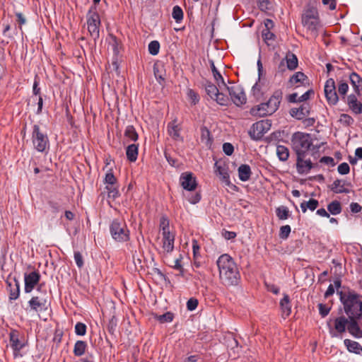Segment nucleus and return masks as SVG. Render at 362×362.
<instances>
[{"mask_svg": "<svg viewBox=\"0 0 362 362\" xmlns=\"http://www.w3.org/2000/svg\"><path fill=\"white\" fill-rule=\"evenodd\" d=\"M221 283L226 286L236 285L240 274L233 258L228 254L221 255L216 261Z\"/></svg>", "mask_w": 362, "mask_h": 362, "instance_id": "f257e3e1", "label": "nucleus"}, {"mask_svg": "<svg viewBox=\"0 0 362 362\" xmlns=\"http://www.w3.org/2000/svg\"><path fill=\"white\" fill-rule=\"evenodd\" d=\"M291 143L296 155H307L310 152L315 159L319 157L320 148L323 144H315L311 135L303 132L295 133L292 136Z\"/></svg>", "mask_w": 362, "mask_h": 362, "instance_id": "f03ea898", "label": "nucleus"}, {"mask_svg": "<svg viewBox=\"0 0 362 362\" xmlns=\"http://www.w3.org/2000/svg\"><path fill=\"white\" fill-rule=\"evenodd\" d=\"M340 300L344 305V311L349 317L359 318L362 315V300L360 296L354 291L343 294L340 293Z\"/></svg>", "mask_w": 362, "mask_h": 362, "instance_id": "7ed1b4c3", "label": "nucleus"}, {"mask_svg": "<svg viewBox=\"0 0 362 362\" xmlns=\"http://www.w3.org/2000/svg\"><path fill=\"white\" fill-rule=\"evenodd\" d=\"M110 231L112 238L117 242H126L129 239V230L122 220L114 219L110 226Z\"/></svg>", "mask_w": 362, "mask_h": 362, "instance_id": "20e7f679", "label": "nucleus"}, {"mask_svg": "<svg viewBox=\"0 0 362 362\" xmlns=\"http://www.w3.org/2000/svg\"><path fill=\"white\" fill-rule=\"evenodd\" d=\"M32 142L35 149L38 152L45 151L49 146L47 134L37 124L33 127Z\"/></svg>", "mask_w": 362, "mask_h": 362, "instance_id": "39448f33", "label": "nucleus"}, {"mask_svg": "<svg viewBox=\"0 0 362 362\" xmlns=\"http://www.w3.org/2000/svg\"><path fill=\"white\" fill-rule=\"evenodd\" d=\"M88 30L91 37L95 40L99 38L100 18L95 7H91L87 13Z\"/></svg>", "mask_w": 362, "mask_h": 362, "instance_id": "423d86ee", "label": "nucleus"}, {"mask_svg": "<svg viewBox=\"0 0 362 362\" xmlns=\"http://www.w3.org/2000/svg\"><path fill=\"white\" fill-rule=\"evenodd\" d=\"M39 295L33 296L28 302L30 310L39 312L47 309V293L46 291H42V284L37 288Z\"/></svg>", "mask_w": 362, "mask_h": 362, "instance_id": "0eeeda50", "label": "nucleus"}, {"mask_svg": "<svg viewBox=\"0 0 362 362\" xmlns=\"http://www.w3.org/2000/svg\"><path fill=\"white\" fill-rule=\"evenodd\" d=\"M272 122L269 119H263L252 124L249 131L252 139L259 140L271 129Z\"/></svg>", "mask_w": 362, "mask_h": 362, "instance_id": "6e6552de", "label": "nucleus"}, {"mask_svg": "<svg viewBox=\"0 0 362 362\" xmlns=\"http://www.w3.org/2000/svg\"><path fill=\"white\" fill-rule=\"evenodd\" d=\"M302 23L305 27L315 35L320 26L317 12L313 9H309L303 14Z\"/></svg>", "mask_w": 362, "mask_h": 362, "instance_id": "1a4fd4ad", "label": "nucleus"}, {"mask_svg": "<svg viewBox=\"0 0 362 362\" xmlns=\"http://www.w3.org/2000/svg\"><path fill=\"white\" fill-rule=\"evenodd\" d=\"M205 90L206 94L216 103L221 105H227L228 103V98L219 92V89L216 86L210 81H206L205 83Z\"/></svg>", "mask_w": 362, "mask_h": 362, "instance_id": "9d476101", "label": "nucleus"}, {"mask_svg": "<svg viewBox=\"0 0 362 362\" xmlns=\"http://www.w3.org/2000/svg\"><path fill=\"white\" fill-rule=\"evenodd\" d=\"M324 92L329 105H334L338 103L339 96L336 90L335 81L333 78H329L326 81Z\"/></svg>", "mask_w": 362, "mask_h": 362, "instance_id": "9b49d317", "label": "nucleus"}, {"mask_svg": "<svg viewBox=\"0 0 362 362\" xmlns=\"http://www.w3.org/2000/svg\"><path fill=\"white\" fill-rule=\"evenodd\" d=\"M349 320L344 316L338 317L334 320V327H332L329 322H327L329 327V332L330 336L334 337H338L339 334L345 332L347 328Z\"/></svg>", "mask_w": 362, "mask_h": 362, "instance_id": "f8f14e48", "label": "nucleus"}, {"mask_svg": "<svg viewBox=\"0 0 362 362\" xmlns=\"http://www.w3.org/2000/svg\"><path fill=\"white\" fill-rule=\"evenodd\" d=\"M229 93L231 100L237 106H240L246 103L247 98L243 88L238 85L225 86Z\"/></svg>", "mask_w": 362, "mask_h": 362, "instance_id": "ddd939ff", "label": "nucleus"}, {"mask_svg": "<svg viewBox=\"0 0 362 362\" xmlns=\"http://www.w3.org/2000/svg\"><path fill=\"white\" fill-rule=\"evenodd\" d=\"M40 274L37 271L24 274V291L26 293H31L35 287L39 284Z\"/></svg>", "mask_w": 362, "mask_h": 362, "instance_id": "4468645a", "label": "nucleus"}, {"mask_svg": "<svg viewBox=\"0 0 362 362\" xmlns=\"http://www.w3.org/2000/svg\"><path fill=\"white\" fill-rule=\"evenodd\" d=\"M9 341L15 355L25 346L23 334L16 329L11 331Z\"/></svg>", "mask_w": 362, "mask_h": 362, "instance_id": "2eb2a0df", "label": "nucleus"}, {"mask_svg": "<svg viewBox=\"0 0 362 362\" xmlns=\"http://www.w3.org/2000/svg\"><path fill=\"white\" fill-rule=\"evenodd\" d=\"M180 183L183 189L187 191L194 190L197 185L195 177L189 172H185L181 174Z\"/></svg>", "mask_w": 362, "mask_h": 362, "instance_id": "dca6fc26", "label": "nucleus"}, {"mask_svg": "<svg viewBox=\"0 0 362 362\" xmlns=\"http://www.w3.org/2000/svg\"><path fill=\"white\" fill-rule=\"evenodd\" d=\"M307 155H296V169L299 174H308L313 167L310 159H306Z\"/></svg>", "mask_w": 362, "mask_h": 362, "instance_id": "f3484780", "label": "nucleus"}, {"mask_svg": "<svg viewBox=\"0 0 362 362\" xmlns=\"http://www.w3.org/2000/svg\"><path fill=\"white\" fill-rule=\"evenodd\" d=\"M215 168L216 174L219 176L221 182L224 183L225 185L235 187V186L230 182L228 168L226 165H220L218 163H216Z\"/></svg>", "mask_w": 362, "mask_h": 362, "instance_id": "a211bd4d", "label": "nucleus"}, {"mask_svg": "<svg viewBox=\"0 0 362 362\" xmlns=\"http://www.w3.org/2000/svg\"><path fill=\"white\" fill-rule=\"evenodd\" d=\"M288 83L291 86L298 88L308 84V78L304 73L298 71L290 78Z\"/></svg>", "mask_w": 362, "mask_h": 362, "instance_id": "6ab92c4d", "label": "nucleus"}, {"mask_svg": "<svg viewBox=\"0 0 362 362\" xmlns=\"http://www.w3.org/2000/svg\"><path fill=\"white\" fill-rule=\"evenodd\" d=\"M282 98V93L280 91H276L266 103L269 112L272 115L279 108Z\"/></svg>", "mask_w": 362, "mask_h": 362, "instance_id": "aec40b11", "label": "nucleus"}, {"mask_svg": "<svg viewBox=\"0 0 362 362\" xmlns=\"http://www.w3.org/2000/svg\"><path fill=\"white\" fill-rule=\"evenodd\" d=\"M310 112V107L309 104L304 103L298 108H292L291 110V115L298 119H302L308 116Z\"/></svg>", "mask_w": 362, "mask_h": 362, "instance_id": "412c9836", "label": "nucleus"}, {"mask_svg": "<svg viewBox=\"0 0 362 362\" xmlns=\"http://www.w3.org/2000/svg\"><path fill=\"white\" fill-rule=\"evenodd\" d=\"M181 127L177 123V120L174 119L168 124V133L170 137L176 141H182V137L180 135Z\"/></svg>", "mask_w": 362, "mask_h": 362, "instance_id": "4be33fe9", "label": "nucleus"}, {"mask_svg": "<svg viewBox=\"0 0 362 362\" xmlns=\"http://www.w3.org/2000/svg\"><path fill=\"white\" fill-rule=\"evenodd\" d=\"M349 80L355 93L358 95H362V78L356 72L349 75Z\"/></svg>", "mask_w": 362, "mask_h": 362, "instance_id": "5701e85b", "label": "nucleus"}, {"mask_svg": "<svg viewBox=\"0 0 362 362\" xmlns=\"http://www.w3.org/2000/svg\"><path fill=\"white\" fill-rule=\"evenodd\" d=\"M163 248L167 252H170L174 248L175 235L170 232L163 233Z\"/></svg>", "mask_w": 362, "mask_h": 362, "instance_id": "b1692460", "label": "nucleus"}, {"mask_svg": "<svg viewBox=\"0 0 362 362\" xmlns=\"http://www.w3.org/2000/svg\"><path fill=\"white\" fill-rule=\"evenodd\" d=\"M356 317H349V322L347 326L349 332L356 338H362V330L356 320Z\"/></svg>", "mask_w": 362, "mask_h": 362, "instance_id": "393cba45", "label": "nucleus"}, {"mask_svg": "<svg viewBox=\"0 0 362 362\" xmlns=\"http://www.w3.org/2000/svg\"><path fill=\"white\" fill-rule=\"evenodd\" d=\"M250 113L252 116L259 117H265L267 115H271V113L269 112L266 103H263L259 105L254 106L250 109Z\"/></svg>", "mask_w": 362, "mask_h": 362, "instance_id": "a878e982", "label": "nucleus"}, {"mask_svg": "<svg viewBox=\"0 0 362 362\" xmlns=\"http://www.w3.org/2000/svg\"><path fill=\"white\" fill-rule=\"evenodd\" d=\"M347 104L354 113H362V103L358 101L355 95L351 94L347 97Z\"/></svg>", "mask_w": 362, "mask_h": 362, "instance_id": "bb28decb", "label": "nucleus"}, {"mask_svg": "<svg viewBox=\"0 0 362 362\" xmlns=\"http://www.w3.org/2000/svg\"><path fill=\"white\" fill-rule=\"evenodd\" d=\"M14 285H12L11 282H7V289L9 291L11 300H16L20 295V283L16 279H14Z\"/></svg>", "mask_w": 362, "mask_h": 362, "instance_id": "cd10ccee", "label": "nucleus"}, {"mask_svg": "<svg viewBox=\"0 0 362 362\" xmlns=\"http://www.w3.org/2000/svg\"><path fill=\"white\" fill-rule=\"evenodd\" d=\"M280 307L284 318L287 317L291 313L290 298L288 294L284 293V298L280 301Z\"/></svg>", "mask_w": 362, "mask_h": 362, "instance_id": "c85d7f7f", "label": "nucleus"}, {"mask_svg": "<svg viewBox=\"0 0 362 362\" xmlns=\"http://www.w3.org/2000/svg\"><path fill=\"white\" fill-rule=\"evenodd\" d=\"M344 344L349 352L362 355V346L358 342L346 339Z\"/></svg>", "mask_w": 362, "mask_h": 362, "instance_id": "c756f323", "label": "nucleus"}, {"mask_svg": "<svg viewBox=\"0 0 362 362\" xmlns=\"http://www.w3.org/2000/svg\"><path fill=\"white\" fill-rule=\"evenodd\" d=\"M209 63H210L211 71L213 74V76H214V80L216 81L217 85L218 86L219 88L221 89V86H226L224 79H223V76H221V74H220V72L216 69L214 61L210 60Z\"/></svg>", "mask_w": 362, "mask_h": 362, "instance_id": "7c9ffc66", "label": "nucleus"}, {"mask_svg": "<svg viewBox=\"0 0 362 362\" xmlns=\"http://www.w3.org/2000/svg\"><path fill=\"white\" fill-rule=\"evenodd\" d=\"M153 73L157 81L162 85L165 82V72L162 64H155L153 65Z\"/></svg>", "mask_w": 362, "mask_h": 362, "instance_id": "2f4dec72", "label": "nucleus"}, {"mask_svg": "<svg viewBox=\"0 0 362 362\" xmlns=\"http://www.w3.org/2000/svg\"><path fill=\"white\" fill-rule=\"evenodd\" d=\"M238 177L243 182H246L250 180L251 175V169L248 165L243 164L238 168Z\"/></svg>", "mask_w": 362, "mask_h": 362, "instance_id": "473e14b6", "label": "nucleus"}, {"mask_svg": "<svg viewBox=\"0 0 362 362\" xmlns=\"http://www.w3.org/2000/svg\"><path fill=\"white\" fill-rule=\"evenodd\" d=\"M138 151H139V145L138 144H130L127 147L126 149V155L127 159L130 162H135L137 159L138 156Z\"/></svg>", "mask_w": 362, "mask_h": 362, "instance_id": "72a5a7b5", "label": "nucleus"}, {"mask_svg": "<svg viewBox=\"0 0 362 362\" xmlns=\"http://www.w3.org/2000/svg\"><path fill=\"white\" fill-rule=\"evenodd\" d=\"M330 189L334 193H349V190L344 187V183L342 180L337 179L330 186Z\"/></svg>", "mask_w": 362, "mask_h": 362, "instance_id": "f704fd0d", "label": "nucleus"}, {"mask_svg": "<svg viewBox=\"0 0 362 362\" xmlns=\"http://www.w3.org/2000/svg\"><path fill=\"white\" fill-rule=\"evenodd\" d=\"M279 159L281 161H286L289 157V150L283 145H277L276 150Z\"/></svg>", "mask_w": 362, "mask_h": 362, "instance_id": "c9c22d12", "label": "nucleus"}, {"mask_svg": "<svg viewBox=\"0 0 362 362\" xmlns=\"http://www.w3.org/2000/svg\"><path fill=\"white\" fill-rule=\"evenodd\" d=\"M87 349V343L84 341H77L74 347V354L76 356H82Z\"/></svg>", "mask_w": 362, "mask_h": 362, "instance_id": "e433bc0d", "label": "nucleus"}, {"mask_svg": "<svg viewBox=\"0 0 362 362\" xmlns=\"http://www.w3.org/2000/svg\"><path fill=\"white\" fill-rule=\"evenodd\" d=\"M286 66L288 69L294 70L298 66V59L296 56L291 52H288L285 58Z\"/></svg>", "mask_w": 362, "mask_h": 362, "instance_id": "4c0bfd02", "label": "nucleus"}, {"mask_svg": "<svg viewBox=\"0 0 362 362\" xmlns=\"http://www.w3.org/2000/svg\"><path fill=\"white\" fill-rule=\"evenodd\" d=\"M319 205L317 200L311 199L308 202H303L300 204V208L303 213H305L307 209H309L310 211L315 210Z\"/></svg>", "mask_w": 362, "mask_h": 362, "instance_id": "58836bf2", "label": "nucleus"}, {"mask_svg": "<svg viewBox=\"0 0 362 362\" xmlns=\"http://www.w3.org/2000/svg\"><path fill=\"white\" fill-rule=\"evenodd\" d=\"M124 136L129 141H136L139 138L138 134L132 125H129L126 127L124 131Z\"/></svg>", "mask_w": 362, "mask_h": 362, "instance_id": "ea45409f", "label": "nucleus"}, {"mask_svg": "<svg viewBox=\"0 0 362 362\" xmlns=\"http://www.w3.org/2000/svg\"><path fill=\"white\" fill-rule=\"evenodd\" d=\"M201 141L206 146H209L211 144V133L206 127H201Z\"/></svg>", "mask_w": 362, "mask_h": 362, "instance_id": "a19ab883", "label": "nucleus"}, {"mask_svg": "<svg viewBox=\"0 0 362 362\" xmlns=\"http://www.w3.org/2000/svg\"><path fill=\"white\" fill-rule=\"evenodd\" d=\"M327 210L332 214V215H337L339 214L341 212V206L339 201H333L331 203H329L327 206Z\"/></svg>", "mask_w": 362, "mask_h": 362, "instance_id": "79ce46f5", "label": "nucleus"}, {"mask_svg": "<svg viewBox=\"0 0 362 362\" xmlns=\"http://www.w3.org/2000/svg\"><path fill=\"white\" fill-rule=\"evenodd\" d=\"M289 210L286 206H281L276 209V214L277 217L280 220H286L289 216Z\"/></svg>", "mask_w": 362, "mask_h": 362, "instance_id": "37998d69", "label": "nucleus"}, {"mask_svg": "<svg viewBox=\"0 0 362 362\" xmlns=\"http://www.w3.org/2000/svg\"><path fill=\"white\" fill-rule=\"evenodd\" d=\"M262 35L263 40L268 45H270L272 42L274 40V34L270 32L268 29L263 30Z\"/></svg>", "mask_w": 362, "mask_h": 362, "instance_id": "c03bdc74", "label": "nucleus"}, {"mask_svg": "<svg viewBox=\"0 0 362 362\" xmlns=\"http://www.w3.org/2000/svg\"><path fill=\"white\" fill-rule=\"evenodd\" d=\"M349 90V85L346 82L340 81L338 83V93L342 97L345 98V95Z\"/></svg>", "mask_w": 362, "mask_h": 362, "instance_id": "a18cd8bd", "label": "nucleus"}, {"mask_svg": "<svg viewBox=\"0 0 362 362\" xmlns=\"http://www.w3.org/2000/svg\"><path fill=\"white\" fill-rule=\"evenodd\" d=\"M172 16L177 23L180 22L183 18V11L182 8L178 6H174Z\"/></svg>", "mask_w": 362, "mask_h": 362, "instance_id": "49530a36", "label": "nucleus"}, {"mask_svg": "<svg viewBox=\"0 0 362 362\" xmlns=\"http://www.w3.org/2000/svg\"><path fill=\"white\" fill-rule=\"evenodd\" d=\"M148 52L152 55H157L160 49V44L158 41L153 40L148 44Z\"/></svg>", "mask_w": 362, "mask_h": 362, "instance_id": "de8ad7c7", "label": "nucleus"}, {"mask_svg": "<svg viewBox=\"0 0 362 362\" xmlns=\"http://www.w3.org/2000/svg\"><path fill=\"white\" fill-rule=\"evenodd\" d=\"M252 93L253 96L257 99L259 100L263 96V92L262 90L261 85L256 83L252 88Z\"/></svg>", "mask_w": 362, "mask_h": 362, "instance_id": "09e8293b", "label": "nucleus"}, {"mask_svg": "<svg viewBox=\"0 0 362 362\" xmlns=\"http://www.w3.org/2000/svg\"><path fill=\"white\" fill-rule=\"evenodd\" d=\"M75 333L78 336H83L86 333V325L82 322H77L75 325Z\"/></svg>", "mask_w": 362, "mask_h": 362, "instance_id": "8fccbe9b", "label": "nucleus"}, {"mask_svg": "<svg viewBox=\"0 0 362 362\" xmlns=\"http://www.w3.org/2000/svg\"><path fill=\"white\" fill-rule=\"evenodd\" d=\"M291 233V227L288 225L283 226L280 228L279 237L281 239L286 240L288 238Z\"/></svg>", "mask_w": 362, "mask_h": 362, "instance_id": "3c124183", "label": "nucleus"}, {"mask_svg": "<svg viewBox=\"0 0 362 362\" xmlns=\"http://www.w3.org/2000/svg\"><path fill=\"white\" fill-rule=\"evenodd\" d=\"M339 122L344 125L349 126L354 122V119L347 114H341L340 115Z\"/></svg>", "mask_w": 362, "mask_h": 362, "instance_id": "603ef678", "label": "nucleus"}, {"mask_svg": "<svg viewBox=\"0 0 362 362\" xmlns=\"http://www.w3.org/2000/svg\"><path fill=\"white\" fill-rule=\"evenodd\" d=\"M160 229L162 230V233L164 232H170L169 230V221L165 216L160 218Z\"/></svg>", "mask_w": 362, "mask_h": 362, "instance_id": "864d4df0", "label": "nucleus"}, {"mask_svg": "<svg viewBox=\"0 0 362 362\" xmlns=\"http://www.w3.org/2000/svg\"><path fill=\"white\" fill-rule=\"evenodd\" d=\"M337 170L341 175H346L349 173L350 168L348 163H342L338 166Z\"/></svg>", "mask_w": 362, "mask_h": 362, "instance_id": "5fc2aeb1", "label": "nucleus"}, {"mask_svg": "<svg viewBox=\"0 0 362 362\" xmlns=\"http://www.w3.org/2000/svg\"><path fill=\"white\" fill-rule=\"evenodd\" d=\"M198 305V300L194 298H191L187 302V310L192 311L197 308Z\"/></svg>", "mask_w": 362, "mask_h": 362, "instance_id": "6e6d98bb", "label": "nucleus"}, {"mask_svg": "<svg viewBox=\"0 0 362 362\" xmlns=\"http://www.w3.org/2000/svg\"><path fill=\"white\" fill-rule=\"evenodd\" d=\"M158 319L160 322H169L173 320V315L171 313L168 312L163 315H160Z\"/></svg>", "mask_w": 362, "mask_h": 362, "instance_id": "4d7b16f0", "label": "nucleus"}, {"mask_svg": "<svg viewBox=\"0 0 362 362\" xmlns=\"http://www.w3.org/2000/svg\"><path fill=\"white\" fill-rule=\"evenodd\" d=\"M74 260L78 268L83 266V259L80 252H74Z\"/></svg>", "mask_w": 362, "mask_h": 362, "instance_id": "13d9d810", "label": "nucleus"}, {"mask_svg": "<svg viewBox=\"0 0 362 362\" xmlns=\"http://www.w3.org/2000/svg\"><path fill=\"white\" fill-rule=\"evenodd\" d=\"M314 95V91L313 89L308 90L304 94L299 96V103L307 101L310 99V98Z\"/></svg>", "mask_w": 362, "mask_h": 362, "instance_id": "bf43d9fd", "label": "nucleus"}, {"mask_svg": "<svg viewBox=\"0 0 362 362\" xmlns=\"http://www.w3.org/2000/svg\"><path fill=\"white\" fill-rule=\"evenodd\" d=\"M223 151L227 156H230L234 151L233 146L230 143H224L223 145Z\"/></svg>", "mask_w": 362, "mask_h": 362, "instance_id": "052dcab7", "label": "nucleus"}, {"mask_svg": "<svg viewBox=\"0 0 362 362\" xmlns=\"http://www.w3.org/2000/svg\"><path fill=\"white\" fill-rule=\"evenodd\" d=\"M105 182V183L109 184L110 185H113L115 183L116 178L112 172L106 173Z\"/></svg>", "mask_w": 362, "mask_h": 362, "instance_id": "680f3d73", "label": "nucleus"}, {"mask_svg": "<svg viewBox=\"0 0 362 362\" xmlns=\"http://www.w3.org/2000/svg\"><path fill=\"white\" fill-rule=\"evenodd\" d=\"M318 307H319L320 314L322 315V317H325V316H327L329 314V310H330L329 308L327 307L325 305L322 304V303L319 304Z\"/></svg>", "mask_w": 362, "mask_h": 362, "instance_id": "e2e57ef3", "label": "nucleus"}, {"mask_svg": "<svg viewBox=\"0 0 362 362\" xmlns=\"http://www.w3.org/2000/svg\"><path fill=\"white\" fill-rule=\"evenodd\" d=\"M187 95L194 104L198 103L199 96L193 90H188Z\"/></svg>", "mask_w": 362, "mask_h": 362, "instance_id": "0e129e2a", "label": "nucleus"}, {"mask_svg": "<svg viewBox=\"0 0 362 362\" xmlns=\"http://www.w3.org/2000/svg\"><path fill=\"white\" fill-rule=\"evenodd\" d=\"M320 162L331 166H334L335 165L333 158L329 156H324L321 158Z\"/></svg>", "mask_w": 362, "mask_h": 362, "instance_id": "69168bd1", "label": "nucleus"}, {"mask_svg": "<svg viewBox=\"0 0 362 362\" xmlns=\"http://www.w3.org/2000/svg\"><path fill=\"white\" fill-rule=\"evenodd\" d=\"M265 286L267 287V291L274 293L278 294L279 293V288L274 284L265 283Z\"/></svg>", "mask_w": 362, "mask_h": 362, "instance_id": "338daca9", "label": "nucleus"}, {"mask_svg": "<svg viewBox=\"0 0 362 362\" xmlns=\"http://www.w3.org/2000/svg\"><path fill=\"white\" fill-rule=\"evenodd\" d=\"M349 207L352 213H358L362 209L361 206L356 202H351Z\"/></svg>", "mask_w": 362, "mask_h": 362, "instance_id": "774afa93", "label": "nucleus"}]
</instances>
